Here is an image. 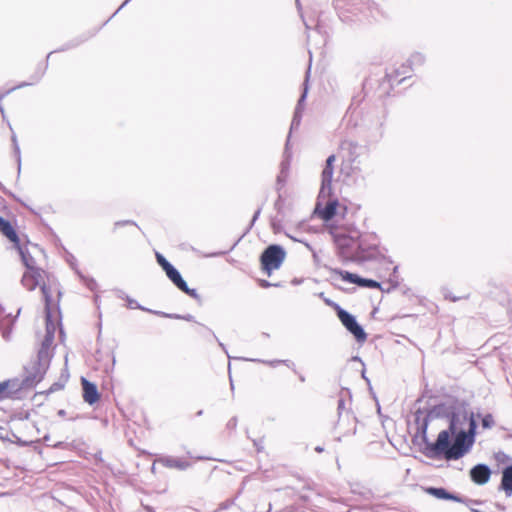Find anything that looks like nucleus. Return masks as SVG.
Returning a JSON list of instances; mask_svg holds the SVG:
<instances>
[{
    "label": "nucleus",
    "instance_id": "nucleus-1",
    "mask_svg": "<svg viewBox=\"0 0 512 512\" xmlns=\"http://www.w3.org/2000/svg\"><path fill=\"white\" fill-rule=\"evenodd\" d=\"M449 420L448 429L442 430L436 441L428 448L437 455H443L447 460H457L463 457L475 441L476 420L473 412L458 401L447 402L438 407Z\"/></svg>",
    "mask_w": 512,
    "mask_h": 512
},
{
    "label": "nucleus",
    "instance_id": "nucleus-2",
    "mask_svg": "<svg viewBox=\"0 0 512 512\" xmlns=\"http://www.w3.org/2000/svg\"><path fill=\"white\" fill-rule=\"evenodd\" d=\"M17 249L26 268L22 276L23 286L29 291L38 286L41 289L43 286H47L45 283L46 273L41 268L45 260L43 250L38 245L30 242L18 245Z\"/></svg>",
    "mask_w": 512,
    "mask_h": 512
},
{
    "label": "nucleus",
    "instance_id": "nucleus-3",
    "mask_svg": "<svg viewBox=\"0 0 512 512\" xmlns=\"http://www.w3.org/2000/svg\"><path fill=\"white\" fill-rule=\"evenodd\" d=\"M335 162V155H330L327 158L322 171L320 192H335L344 189V183L347 180V175L343 177L342 175L344 174L346 168L342 166L339 175L334 177Z\"/></svg>",
    "mask_w": 512,
    "mask_h": 512
},
{
    "label": "nucleus",
    "instance_id": "nucleus-4",
    "mask_svg": "<svg viewBox=\"0 0 512 512\" xmlns=\"http://www.w3.org/2000/svg\"><path fill=\"white\" fill-rule=\"evenodd\" d=\"M286 257L285 250L279 245L268 246L261 255L262 269L270 276L280 268Z\"/></svg>",
    "mask_w": 512,
    "mask_h": 512
},
{
    "label": "nucleus",
    "instance_id": "nucleus-5",
    "mask_svg": "<svg viewBox=\"0 0 512 512\" xmlns=\"http://www.w3.org/2000/svg\"><path fill=\"white\" fill-rule=\"evenodd\" d=\"M337 315L341 323L344 325V327L350 333L353 334V336L358 342L363 343L366 341L367 334L365 333L363 328L357 323L353 315L339 307L337 308Z\"/></svg>",
    "mask_w": 512,
    "mask_h": 512
},
{
    "label": "nucleus",
    "instance_id": "nucleus-6",
    "mask_svg": "<svg viewBox=\"0 0 512 512\" xmlns=\"http://www.w3.org/2000/svg\"><path fill=\"white\" fill-rule=\"evenodd\" d=\"M338 202L336 200H327L325 203L321 199L318 200L315 208V213L318 214L323 220L329 221L336 215Z\"/></svg>",
    "mask_w": 512,
    "mask_h": 512
},
{
    "label": "nucleus",
    "instance_id": "nucleus-7",
    "mask_svg": "<svg viewBox=\"0 0 512 512\" xmlns=\"http://www.w3.org/2000/svg\"><path fill=\"white\" fill-rule=\"evenodd\" d=\"M42 293L45 300V310H46V333H55L56 331V323L52 320V314H51V305H52V299H51V287L43 286L42 287Z\"/></svg>",
    "mask_w": 512,
    "mask_h": 512
},
{
    "label": "nucleus",
    "instance_id": "nucleus-8",
    "mask_svg": "<svg viewBox=\"0 0 512 512\" xmlns=\"http://www.w3.org/2000/svg\"><path fill=\"white\" fill-rule=\"evenodd\" d=\"M83 399L86 403L93 405L99 400V392L95 384L85 378L81 379Z\"/></svg>",
    "mask_w": 512,
    "mask_h": 512
},
{
    "label": "nucleus",
    "instance_id": "nucleus-9",
    "mask_svg": "<svg viewBox=\"0 0 512 512\" xmlns=\"http://www.w3.org/2000/svg\"><path fill=\"white\" fill-rule=\"evenodd\" d=\"M167 277L175 284V286L190 296H196V290L190 289L186 282L182 279L180 273L174 267L165 272Z\"/></svg>",
    "mask_w": 512,
    "mask_h": 512
},
{
    "label": "nucleus",
    "instance_id": "nucleus-10",
    "mask_svg": "<svg viewBox=\"0 0 512 512\" xmlns=\"http://www.w3.org/2000/svg\"><path fill=\"white\" fill-rule=\"evenodd\" d=\"M341 276H342L343 280L348 281L350 283L357 284L362 287L380 288V283H378L377 281L372 280V279L361 278L358 275L353 274V273L341 272Z\"/></svg>",
    "mask_w": 512,
    "mask_h": 512
},
{
    "label": "nucleus",
    "instance_id": "nucleus-11",
    "mask_svg": "<svg viewBox=\"0 0 512 512\" xmlns=\"http://www.w3.org/2000/svg\"><path fill=\"white\" fill-rule=\"evenodd\" d=\"M490 474V469L484 464H478L470 471L471 479L479 485L487 483L490 478Z\"/></svg>",
    "mask_w": 512,
    "mask_h": 512
},
{
    "label": "nucleus",
    "instance_id": "nucleus-12",
    "mask_svg": "<svg viewBox=\"0 0 512 512\" xmlns=\"http://www.w3.org/2000/svg\"><path fill=\"white\" fill-rule=\"evenodd\" d=\"M0 231L1 233L6 236L11 242H13L16 247L20 245L18 235L11 225V223L2 217H0Z\"/></svg>",
    "mask_w": 512,
    "mask_h": 512
},
{
    "label": "nucleus",
    "instance_id": "nucleus-13",
    "mask_svg": "<svg viewBox=\"0 0 512 512\" xmlns=\"http://www.w3.org/2000/svg\"><path fill=\"white\" fill-rule=\"evenodd\" d=\"M159 464H162L165 467L168 468H176L179 470H185L187 469L190 464L188 462H185L179 458L175 457H164L157 460Z\"/></svg>",
    "mask_w": 512,
    "mask_h": 512
},
{
    "label": "nucleus",
    "instance_id": "nucleus-14",
    "mask_svg": "<svg viewBox=\"0 0 512 512\" xmlns=\"http://www.w3.org/2000/svg\"><path fill=\"white\" fill-rule=\"evenodd\" d=\"M501 488L506 495H512V465L506 467L502 472Z\"/></svg>",
    "mask_w": 512,
    "mask_h": 512
},
{
    "label": "nucleus",
    "instance_id": "nucleus-15",
    "mask_svg": "<svg viewBox=\"0 0 512 512\" xmlns=\"http://www.w3.org/2000/svg\"><path fill=\"white\" fill-rule=\"evenodd\" d=\"M54 335H55V333H50V334L46 333L44 340L42 342L41 350L39 351L40 360L48 359V357H49L48 349L50 348V346L52 345V343L54 341Z\"/></svg>",
    "mask_w": 512,
    "mask_h": 512
},
{
    "label": "nucleus",
    "instance_id": "nucleus-16",
    "mask_svg": "<svg viewBox=\"0 0 512 512\" xmlns=\"http://www.w3.org/2000/svg\"><path fill=\"white\" fill-rule=\"evenodd\" d=\"M430 495H433L434 497L438 499H453L456 500V497L449 494L445 489L443 488H428L426 490Z\"/></svg>",
    "mask_w": 512,
    "mask_h": 512
},
{
    "label": "nucleus",
    "instance_id": "nucleus-17",
    "mask_svg": "<svg viewBox=\"0 0 512 512\" xmlns=\"http://www.w3.org/2000/svg\"><path fill=\"white\" fill-rule=\"evenodd\" d=\"M156 259H157V262L158 264L162 267V269L166 272L168 271L170 268H172L173 266L165 259V257L160 254V253H156Z\"/></svg>",
    "mask_w": 512,
    "mask_h": 512
},
{
    "label": "nucleus",
    "instance_id": "nucleus-18",
    "mask_svg": "<svg viewBox=\"0 0 512 512\" xmlns=\"http://www.w3.org/2000/svg\"><path fill=\"white\" fill-rule=\"evenodd\" d=\"M424 61L425 57L422 53L417 52L411 55L410 62L412 65L419 66L422 65Z\"/></svg>",
    "mask_w": 512,
    "mask_h": 512
},
{
    "label": "nucleus",
    "instance_id": "nucleus-19",
    "mask_svg": "<svg viewBox=\"0 0 512 512\" xmlns=\"http://www.w3.org/2000/svg\"><path fill=\"white\" fill-rule=\"evenodd\" d=\"M494 425V419L492 415L487 414L482 418V426L483 428H491Z\"/></svg>",
    "mask_w": 512,
    "mask_h": 512
},
{
    "label": "nucleus",
    "instance_id": "nucleus-20",
    "mask_svg": "<svg viewBox=\"0 0 512 512\" xmlns=\"http://www.w3.org/2000/svg\"><path fill=\"white\" fill-rule=\"evenodd\" d=\"M157 314H162L163 316H166V317H170V318H176V319H184V320H187V321H192L193 320V316L191 315H187V316H180V315H170V314H165V313H160V312H156Z\"/></svg>",
    "mask_w": 512,
    "mask_h": 512
},
{
    "label": "nucleus",
    "instance_id": "nucleus-21",
    "mask_svg": "<svg viewBox=\"0 0 512 512\" xmlns=\"http://www.w3.org/2000/svg\"><path fill=\"white\" fill-rule=\"evenodd\" d=\"M262 363H265L267 365H270L272 367H276L277 365L281 364V363H285L288 365V362L289 361H286V360H272V361H261Z\"/></svg>",
    "mask_w": 512,
    "mask_h": 512
},
{
    "label": "nucleus",
    "instance_id": "nucleus-22",
    "mask_svg": "<svg viewBox=\"0 0 512 512\" xmlns=\"http://www.w3.org/2000/svg\"><path fill=\"white\" fill-rule=\"evenodd\" d=\"M128 306L130 308H137V309H143L138 303L136 300H133V299H128Z\"/></svg>",
    "mask_w": 512,
    "mask_h": 512
},
{
    "label": "nucleus",
    "instance_id": "nucleus-23",
    "mask_svg": "<svg viewBox=\"0 0 512 512\" xmlns=\"http://www.w3.org/2000/svg\"><path fill=\"white\" fill-rule=\"evenodd\" d=\"M7 383L6 382H0V394L3 393L7 389Z\"/></svg>",
    "mask_w": 512,
    "mask_h": 512
},
{
    "label": "nucleus",
    "instance_id": "nucleus-24",
    "mask_svg": "<svg viewBox=\"0 0 512 512\" xmlns=\"http://www.w3.org/2000/svg\"><path fill=\"white\" fill-rule=\"evenodd\" d=\"M260 285H261V287H263V288H267V287H270V286H271V283H269V282H268V281H266V280H261V281H260Z\"/></svg>",
    "mask_w": 512,
    "mask_h": 512
},
{
    "label": "nucleus",
    "instance_id": "nucleus-25",
    "mask_svg": "<svg viewBox=\"0 0 512 512\" xmlns=\"http://www.w3.org/2000/svg\"><path fill=\"white\" fill-rule=\"evenodd\" d=\"M17 201L21 202L23 205L29 207V205L27 204V202L22 198V197H17L16 198Z\"/></svg>",
    "mask_w": 512,
    "mask_h": 512
},
{
    "label": "nucleus",
    "instance_id": "nucleus-26",
    "mask_svg": "<svg viewBox=\"0 0 512 512\" xmlns=\"http://www.w3.org/2000/svg\"><path fill=\"white\" fill-rule=\"evenodd\" d=\"M298 123H299V120H298L297 114H296L295 117L293 118V125L298 124Z\"/></svg>",
    "mask_w": 512,
    "mask_h": 512
},
{
    "label": "nucleus",
    "instance_id": "nucleus-27",
    "mask_svg": "<svg viewBox=\"0 0 512 512\" xmlns=\"http://www.w3.org/2000/svg\"><path fill=\"white\" fill-rule=\"evenodd\" d=\"M3 312H4V309H3V308H2V306L0 305V317L2 316Z\"/></svg>",
    "mask_w": 512,
    "mask_h": 512
},
{
    "label": "nucleus",
    "instance_id": "nucleus-28",
    "mask_svg": "<svg viewBox=\"0 0 512 512\" xmlns=\"http://www.w3.org/2000/svg\"><path fill=\"white\" fill-rule=\"evenodd\" d=\"M353 360L354 361H359V362H362L361 359L359 357H353Z\"/></svg>",
    "mask_w": 512,
    "mask_h": 512
},
{
    "label": "nucleus",
    "instance_id": "nucleus-29",
    "mask_svg": "<svg viewBox=\"0 0 512 512\" xmlns=\"http://www.w3.org/2000/svg\"><path fill=\"white\" fill-rule=\"evenodd\" d=\"M157 463H158L157 461H155V462H154V464H153V466H152V471L156 470L155 465H156Z\"/></svg>",
    "mask_w": 512,
    "mask_h": 512
},
{
    "label": "nucleus",
    "instance_id": "nucleus-30",
    "mask_svg": "<svg viewBox=\"0 0 512 512\" xmlns=\"http://www.w3.org/2000/svg\"><path fill=\"white\" fill-rule=\"evenodd\" d=\"M459 299H460V297H452V298H451V300H452V301H457V300H459Z\"/></svg>",
    "mask_w": 512,
    "mask_h": 512
},
{
    "label": "nucleus",
    "instance_id": "nucleus-31",
    "mask_svg": "<svg viewBox=\"0 0 512 512\" xmlns=\"http://www.w3.org/2000/svg\"><path fill=\"white\" fill-rule=\"evenodd\" d=\"M304 98H305V94H303V95H302V97H301V99H300L299 103H301V101H302Z\"/></svg>",
    "mask_w": 512,
    "mask_h": 512
},
{
    "label": "nucleus",
    "instance_id": "nucleus-32",
    "mask_svg": "<svg viewBox=\"0 0 512 512\" xmlns=\"http://www.w3.org/2000/svg\"><path fill=\"white\" fill-rule=\"evenodd\" d=\"M316 451L321 452V451H322V448L317 447V448H316Z\"/></svg>",
    "mask_w": 512,
    "mask_h": 512
},
{
    "label": "nucleus",
    "instance_id": "nucleus-33",
    "mask_svg": "<svg viewBox=\"0 0 512 512\" xmlns=\"http://www.w3.org/2000/svg\"><path fill=\"white\" fill-rule=\"evenodd\" d=\"M125 224H130V225H132V223H130L129 221H126V222H125ZM133 226H135V225L133 224Z\"/></svg>",
    "mask_w": 512,
    "mask_h": 512
}]
</instances>
